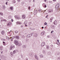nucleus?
Masks as SVG:
<instances>
[{
    "instance_id": "nucleus-61",
    "label": "nucleus",
    "mask_w": 60,
    "mask_h": 60,
    "mask_svg": "<svg viewBox=\"0 0 60 60\" xmlns=\"http://www.w3.org/2000/svg\"><path fill=\"white\" fill-rule=\"evenodd\" d=\"M6 4H7V2H6Z\"/></svg>"
},
{
    "instance_id": "nucleus-38",
    "label": "nucleus",
    "mask_w": 60,
    "mask_h": 60,
    "mask_svg": "<svg viewBox=\"0 0 60 60\" xmlns=\"http://www.w3.org/2000/svg\"><path fill=\"white\" fill-rule=\"evenodd\" d=\"M34 30V28H31V30Z\"/></svg>"
},
{
    "instance_id": "nucleus-57",
    "label": "nucleus",
    "mask_w": 60,
    "mask_h": 60,
    "mask_svg": "<svg viewBox=\"0 0 60 60\" xmlns=\"http://www.w3.org/2000/svg\"><path fill=\"white\" fill-rule=\"evenodd\" d=\"M44 1H45V2H46L47 1V0H44Z\"/></svg>"
},
{
    "instance_id": "nucleus-22",
    "label": "nucleus",
    "mask_w": 60,
    "mask_h": 60,
    "mask_svg": "<svg viewBox=\"0 0 60 60\" xmlns=\"http://www.w3.org/2000/svg\"><path fill=\"white\" fill-rule=\"evenodd\" d=\"M25 15H23L22 16V18H23V19H25Z\"/></svg>"
},
{
    "instance_id": "nucleus-50",
    "label": "nucleus",
    "mask_w": 60,
    "mask_h": 60,
    "mask_svg": "<svg viewBox=\"0 0 60 60\" xmlns=\"http://www.w3.org/2000/svg\"><path fill=\"white\" fill-rule=\"evenodd\" d=\"M28 8H29V9L30 10V7H29Z\"/></svg>"
},
{
    "instance_id": "nucleus-34",
    "label": "nucleus",
    "mask_w": 60,
    "mask_h": 60,
    "mask_svg": "<svg viewBox=\"0 0 60 60\" xmlns=\"http://www.w3.org/2000/svg\"><path fill=\"white\" fill-rule=\"evenodd\" d=\"M1 40H3V41H5V39L4 38H2V39H1Z\"/></svg>"
},
{
    "instance_id": "nucleus-16",
    "label": "nucleus",
    "mask_w": 60,
    "mask_h": 60,
    "mask_svg": "<svg viewBox=\"0 0 60 60\" xmlns=\"http://www.w3.org/2000/svg\"><path fill=\"white\" fill-rule=\"evenodd\" d=\"M3 46H0V50H2L3 49Z\"/></svg>"
},
{
    "instance_id": "nucleus-23",
    "label": "nucleus",
    "mask_w": 60,
    "mask_h": 60,
    "mask_svg": "<svg viewBox=\"0 0 60 60\" xmlns=\"http://www.w3.org/2000/svg\"><path fill=\"white\" fill-rule=\"evenodd\" d=\"M10 10H11V11H12L13 9V8L12 7H10Z\"/></svg>"
},
{
    "instance_id": "nucleus-31",
    "label": "nucleus",
    "mask_w": 60,
    "mask_h": 60,
    "mask_svg": "<svg viewBox=\"0 0 60 60\" xmlns=\"http://www.w3.org/2000/svg\"><path fill=\"white\" fill-rule=\"evenodd\" d=\"M60 52H58L57 53V56H58L59 55H60Z\"/></svg>"
},
{
    "instance_id": "nucleus-49",
    "label": "nucleus",
    "mask_w": 60,
    "mask_h": 60,
    "mask_svg": "<svg viewBox=\"0 0 60 60\" xmlns=\"http://www.w3.org/2000/svg\"><path fill=\"white\" fill-rule=\"evenodd\" d=\"M21 57L22 58H23V55H21Z\"/></svg>"
},
{
    "instance_id": "nucleus-8",
    "label": "nucleus",
    "mask_w": 60,
    "mask_h": 60,
    "mask_svg": "<svg viewBox=\"0 0 60 60\" xmlns=\"http://www.w3.org/2000/svg\"><path fill=\"white\" fill-rule=\"evenodd\" d=\"M51 27L52 28L54 29V28H55V26L53 25H52L51 26Z\"/></svg>"
},
{
    "instance_id": "nucleus-37",
    "label": "nucleus",
    "mask_w": 60,
    "mask_h": 60,
    "mask_svg": "<svg viewBox=\"0 0 60 60\" xmlns=\"http://www.w3.org/2000/svg\"><path fill=\"white\" fill-rule=\"evenodd\" d=\"M54 32V30H52L51 31V34H52V33H53V32Z\"/></svg>"
},
{
    "instance_id": "nucleus-29",
    "label": "nucleus",
    "mask_w": 60,
    "mask_h": 60,
    "mask_svg": "<svg viewBox=\"0 0 60 60\" xmlns=\"http://www.w3.org/2000/svg\"><path fill=\"white\" fill-rule=\"evenodd\" d=\"M46 48H47V49H49V46L47 45L46 46Z\"/></svg>"
},
{
    "instance_id": "nucleus-46",
    "label": "nucleus",
    "mask_w": 60,
    "mask_h": 60,
    "mask_svg": "<svg viewBox=\"0 0 60 60\" xmlns=\"http://www.w3.org/2000/svg\"><path fill=\"white\" fill-rule=\"evenodd\" d=\"M31 23H32V22H29V24H31Z\"/></svg>"
},
{
    "instance_id": "nucleus-48",
    "label": "nucleus",
    "mask_w": 60,
    "mask_h": 60,
    "mask_svg": "<svg viewBox=\"0 0 60 60\" xmlns=\"http://www.w3.org/2000/svg\"><path fill=\"white\" fill-rule=\"evenodd\" d=\"M50 19H51L52 20V19H53V18L52 17V18H51Z\"/></svg>"
},
{
    "instance_id": "nucleus-10",
    "label": "nucleus",
    "mask_w": 60,
    "mask_h": 60,
    "mask_svg": "<svg viewBox=\"0 0 60 60\" xmlns=\"http://www.w3.org/2000/svg\"><path fill=\"white\" fill-rule=\"evenodd\" d=\"M34 56L35 58L36 59H37V60H39V59H38V58L37 56V55L36 54H35Z\"/></svg>"
},
{
    "instance_id": "nucleus-60",
    "label": "nucleus",
    "mask_w": 60,
    "mask_h": 60,
    "mask_svg": "<svg viewBox=\"0 0 60 60\" xmlns=\"http://www.w3.org/2000/svg\"><path fill=\"white\" fill-rule=\"evenodd\" d=\"M53 1H56V0H53Z\"/></svg>"
},
{
    "instance_id": "nucleus-1",
    "label": "nucleus",
    "mask_w": 60,
    "mask_h": 60,
    "mask_svg": "<svg viewBox=\"0 0 60 60\" xmlns=\"http://www.w3.org/2000/svg\"><path fill=\"white\" fill-rule=\"evenodd\" d=\"M59 3H57L56 5L55 8L56 10H60V9L59 8Z\"/></svg>"
},
{
    "instance_id": "nucleus-14",
    "label": "nucleus",
    "mask_w": 60,
    "mask_h": 60,
    "mask_svg": "<svg viewBox=\"0 0 60 60\" xmlns=\"http://www.w3.org/2000/svg\"><path fill=\"white\" fill-rule=\"evenodd\" d=\"M18 45H18L19 46H21V45H22V44H21V43H17V44Z\"/></svg>"
},
{
    "instance_id": "nucleus-3",
    "label": "nucleus",
    "mask_w": 60,
    "mask_h": 60,
    "mask_svg": "<svg viewBox=\"0 0 60 60\" xmlns=\"http://www.w3.org/2000/svg\"><path fill=\"white\" fill-rule=\"evenodd\" d=\"M15 47V46L13 45V46H11L10 47V50H12V48L14 49Z\"/></svg>"
},
{
    "instance_id": "nucleus-45",
    "label": "nucleus",
    "mask_w": 60,
    "mask_h": 60,
    "mask_svg": "<svg viewBox=\"0 0 60 60\" xmlns=\"http://www.w3.org/2000/svg\"><path fill=\"white\" fill-rule=\"evenodd\" d=\"M47 38H49V37H50V36H47Z\"/></svg>"
},
{
    "instance_id": "nucleus-42",
    "label": "nucleus",
    "mask_w": 60,
    "mask_h": 60,
    "mask_svg": "<svg viewBox=\"0 0 60 60\" xmlns=\"http://www.w3.org/2000/svg\"><path fill=\"white\" fill-rule=\"evenodd\" d=\"M15 17L16 19H17V15H15Z\"/></svg>"
},
{
    "instance_id": "nucleus-27",
    "label": "nucleus",
    "mask_w": 60,
    "mask_h": 60,
    "mask_svg": "<svg viewBox=\"0 0 60 60\" xmlns=\"http://www.w3.org/2000/svg\"><path fill=\"white\" fill-rule=\"evenodd\" d=\"M42 53L43 54H45V53H46V52H45V50H43V51Z\"/></svg>"
},
{
    "instance_id": "nucleus-43",
    "label": "nucleus",
    "mask_w": 60,
    "mask_h": 60,
    "mask_svg": "<svg viewBox=\"0 0 60 60\" xmlns=\"http://www.w3.org/2000/svg\"><path fill=\"white\" fill-rule=\"evenodd\" d=\"M48 54L49 55H50V52H49L48 53Z\"/></svg>"
},
{
    "instance_id": "nucleus-62",
    "label": "nucleus",
    "mask_w": 60,
    "mask_h": 60,
    "mask_svg": "<svg viewBox=\"0 0 60 60\" xmlns=\"http://www.w3.org/2000/svg\"><path fill=\"white\" fill-rule=\"evenodd\" d=\"M34 7V4L33 5V7Z\"/></svg>"
},
{
    "instance_id": "nucleus-44",
    "label": "nucleus",
    "mask_w": 60,
    "mask_h": 60,
    "mask_svg": "<svg viewBox=\"0 0 60 60\" xmlns=\"http://www.w3.org/2000/svg\"><path fill=\"white\" fill-rule=\"evenodd\" d=\"M10 54H11V55H12V54H13V53H12V52H11L10 53Z\"/></svg>"
},
{
    "instance_id": "nucleus-18",
    "label": "nucleus",
    "mask_w": 60,
    "mask_h": 60,
    "mask_svg": "<svg viewBox=\"0 0 60 60\" xmlns=\"http://www.w3.org/2000/svg\"><path fill=\"white\" fill-rule=\"evenodd\" d=\"M12 3L13 4H15L16 3V1L15 0H13L12 1Z\"/></svg>"
},
{
    "instance_id": "nucleus-56",
    "label": "nucleus",
    "mask_w": 60,
    "mask_h": 60,
    "mask_svg": "<svg viewBox=\"0 0 60 60\" xmlns=\"http://www.w3.org/2000/svg\"><path fill=\"white\" fill-rule=\"evenodd\" d=\"M25 26H27V25H25Z\"/></svg>"
},
{
    "instance_id": "nucleus-52",
    "label": "nucleus",
    "mask_w": 60,
    "mask_h": 60,
    "mask_svg": "<svg viewBox=\"0 0 60 60\" xmlns=\"http://www.w3.org/2000/svg\"><path fill=\"white\" fill-rule=\"evenodd\" d=\"M1 21L2 22V21H4V20H1Z\"/></svg>"
},
{
    "instance_id": "nucleus-41",
    "label": "nucleus",
    "mask_w": 60,
    "mask_h": 60,
    "mask_svg": "<svg viewBox=\"0 0 60 60\" xmlns=\"http://www.w3.org/2000/svg\"><path fill=\"white\" fill-rule=\"evenodd\" d=\"M15 33H18V31H15Z\"/></svg>"
},
{
    "instance_id": "nucleus-2",
    "label": "nucleus",
    "mask_w": 60,
    "mask_h": 60,
    "mask_svg": "<svg viewBox=\"0 0 60 60\" xmlns=\"http://www.w3.org/2000/svg\"><path fill=\"white\" fill-rule=\"evenodd\" d=\"M32 35H33V34H29L26 36V37L27 38H30V37H31Z\"/></svg>"
},
{
    "instance_id": "nucleus-54",
    "label": "nucleus",
    "mask_w": 60,
    "mask_h": 60,
    "mask_svg": "<svg viewBox=\"0 0 60 60\" xmlns=\"http://www.w3.org/2000/svg\"><path fill=\"white\" fill-rule=\"evenodd\" d=\"M13 20L12 19H11V21L12 22H13Z\"/></svg>"
},
{
    "instance_id": "nucleus-51",
    "label": "nucleus",
    "mask_w": 60,
    "mask_h": 60,
    "mask_svg": "<svg viewBox=\"0 0 60 60\" xmlns=\"http://www.w3.org/2000/svg\"><path fill=\"white\" fill-rule=\"evenodd\" d=\"M51 47H53V45H51Z\"/></svg>"
},
{
    "instance_id": "nucleus-40",
    "label": "nucleus",
    "mask_w": 60,
    "mask_h": 60,
    "mask_svg": "<svg viewBox=\"0 0 60 60\" xmlns=\"http://www.w3.org/2000/svg\"><path fill=\"white\" fill-rule=\"evenodd\" d=\"M3 20L4 21H5V22H6V21H7L6 20V19H4Z\"/></svg>"
},
{
    "instance_id": "nucleus-20",
    "label": "nucleus",
    "mask_w": 60,
    "mask_h": 60,
    "mask_svg": "<svg viewBox=\"0 0 60 60\" xmlns=\"http://www.w3.org/2000/svg\"><path fill=\"white\" fill-rule=\"evenodd\" d=\"M15 38L16 39H19V37L18 36H16L15 37Z\"/></svg>"
},
{
    "instance_id": "nucleus-12",
    "label": "nucleus",
    "mask_w": 60,
    "mask_h": 60,
    "mask_svg": "<svg viewBox=\"0 0 60 60\" xmlns=\"http://www.w3.org/2000/svg\"><path fill=\"white\" fill-rule=\"evenodd\" d=\"M2 8L4 10H5V9H6V7H5V6L4 5H3L2 6Z\"/></svg>"
},
{
    "instance_id": "nucleus-39",
    "label": "nucleus",
    "mask_w": 60,
    "mask_h": 60,
    "mask_svg": "<svg viewBox=\"0 0 60 60\" xmlns=\"http://www.w3.org/2000/svg\"><path fill=\"white\" fill-rule=\"evenodd\" d=\"M47 24V22H45L44 23V25H46Z\"/></svg>"
},
{
    "instance_id": "nucleus-17",
    "label": "nucleus",
    "mask_w": 60,
    "mask_h": 60,
    "mask_svg": "<svg viewBox=\"0 0 60 60\" xmlns=\"http://www.w3.org/2000/svg\"><path fill=\"white\" fill-rule=\"evenodd\" d=\"M40 57L41 58H42L43 57V55L42 54H41L40 55Z\"/></svg>"
},
{
    "instance_id": "nucleus-5",
    "label": "nucleus",
    "mask_w": 60,
    "mask_h": 60,
    "mask_svg": "<svg viewBox=\"0 0 60 60\" xmlns=\"http://www.w3.org/2000/svg\"><path fill=\"white\" fill-rule=\"evenodd\" d=\"M45 34V32L43 31L41 33V36H43V35H44V34Z\"/></svg>"
},
{
    "instance_id": "nucleus-28",
    "label": "nucleus",
    "mask_w": 60,
    "mask_h": 60,
    "mask_svg": "<svg viewBox=\"0 0 60 60\" xmlns=\"http://www.w3.org/2000/svg\"><path fill=\"white\" fill-rule=\"evenodd\" d=\"M16 52V51L15 50H14V51H13V54H15Z\"/></svg>"
},
{
    "instance_id": "nucleus-4",
    "label": "nucleus",
    "mask_w": 60,
    "mask_h": 60,
    "mask_svg": "<svg viewBox=\"0 0 60 60\" xmlns=\"http://www.w3.org/2000/svg\"><path fill=\"white\" fill-rule=\"evenodd\" d=\"M14 43H15V45H17L18 44V42L17 41V40H14Z\"/></svg>"
},
{
    "instance_id": "nucleus-30",
    "label": "nucleus",
    "mask_w": 60,
    "mask_h": 60,
    "mask_svg": "<svg viewBox=\"0 0 60 60\" xmlns=\"http://www.w3.org/2000/svg\"><path fill=\"white\" fill-rule=\"evenodd\" d=\"M27 21H25L24 22V24H25V25H26V24H27Z\"/></svg>"
},
{
    "instance_id": "nucleus-36",
    "label": "nucleus",
    "mask_w": 60,
    "mask_h": 60,
    "mask_svg": "<svg viewBox=\"0 0 60 60\" xmlns=\"http://www.w3.org/2000/svg\"><path fill=\"white\" fill-rule=\"evenodd\" d=\"M29 41V39H26V41Z\"/></svg>"
},
{
    "instance_id": "nucleus-6",
    "label": "nucleus",
    "mask_w": 60,
    "mask_h": 60,
    "mask_svg": "<svg viewBox=\"0 0 60 60\" xmlns=\"http://www.w3.org/2000/svg\"><path fill=\"white\" fill-rule=\"evenodd\" d=\"M43 7L44 8H46L47 7V6L46 5V4H45V3H43L42 4Z\"/></svg>"
},
{
    "instance_id": "nucleus-32",
    "label": "nucleus",
    "mask_w": 60,
    "mask_h": 60,
    "mask_svg": "<svg viewBox=\"0 0 60 60\" xmlns=\"http://www.w3.org/2000/svg\"><path fill=\"white\" fill-rule=\"evenodd\" d=\"M3 45H5V42L4 41H3Z\"/></svg>"
},
{
    "instance_id": "nucleus-63",
    "label": "nucleus",
    "mask_w": 60,
    "mask_h": 60,
    "mask_svg": "<svg viewBox=\"0 0 60 60\" xmlns=\"http://www.w3.org/2000/svg\"><path fill=\"white\" fill-rule=\"evenodd\" d=\"M21 27H22V28L23 27V26H21Z\"/></svg>"
},
{
    "instance_id": "nucleus-53",
    "label": "nucleus",
    "mask_w": 60,
    "mask_h": 60,
    "mask_svg": "<svg viewBox=\"0 0 60 60\" xmlns=\"http://www.w3.org/2000/svg\"><path fill=\"white\" fill-rule=\"evenodd\" d=\"M48 15H47L46 17H45V18H48Z\"/></svg>"
},
{
    "instance_id": "nucleus-11",
    "label": "nucleus",
    "mask_w": 60,
    "mask_h": 60,
    "mask_svg": "<svg viewBox=\"0 0 60 60\" xmlns=\"http://www.w3.org/2000/svg\"><path fill=\"white\" fill-rule=\"evenodd\" d=\"M29 55L30 56H31V57H32V56H33V53H30Z\"/></svg>"
},
{
    "instance_id": "nucleus-59",
    "label": "nucleus",
    "mask_w": 60,
    "mask_h": 60,
    "mask_svg": "<svg viewBox=\"0 0 60 60\" xmlns=\"http://www.w3.org/2000/svg\"><path fill=\"white\" fill-rule=\"evenodd\" d=\"M20 1V0H18V2H19Z\"/></svg>"
},
{
    "instance_id": "nucleus-7",
    "label": "nucleus",
    "mask_w": 60,
    "mask_h": 60,
    "mask_svg": "<svg viewBox=\"0 0 60 60\" xmlns=\"http://www.w3.org/2000/svg\"><path fill=\"white\" fill-rule=\"evenodd\" d=\"M45 45V43L43 42L41 43V47H42L44 46Z\"/></svg>"
},
{
    "instance_id": "nucleus-64",
    "label": "nucleus",
    "mask_w": 60,
    "mask_h": 60,
    "mask_svg": "<svg viewBox=\"0 0 60 60\" xmlns=\"http://www.w3.org/2000/svg\"><path fill=\"white\" fill-rule=\"evenodd\" d=\"M26 60H28V59H27V58H26Z\"/></svg>"
},
{
    "instance_id": "nucleus-47",
    "label": "nucleus",
    "mask_w": 60,
    "mask_h": 60,
    "mask_svg": "<svg viewBox=\"0 0 60 60\" xmlns=\"http://www.w3.org/2000/svg\"><path fill=\"white\" fill-rule=\"evenodd\" d=\"M52 20L51 19H50V22H52Z\"/></svg>"
},
{
    "instance_id": "nucleus-33",
    "label": "nucleus",
    "mask_w": 60,
    "mask_h": 60,
    "mask_svg": "<svg viewBox=\"0 0 60 60\" xmlns=\"http://www.w3.org/2000/svg\"><path fill=\"white\" fill-rule=\"evenodd\" d=\"M57 60H60V56L58 57L57 59Z\"/></svg>"
},
{
    "instance_id": "nucleus-9",
    "label": "nucleus",
    "mask_w": 60,
    "mask_h": 60,
    "mask_svg": "<svg viewBox=\"0 0 60 60\" xmlns=\"http://www.w3.org/2000/svg\"><path fill=\"white\" fill-rule=\"evenodd\" d=\"M38 36V34L37 33H35L34 35V36L35 37H37Z\"/></svg>"
},
{
    "instance_id": "nucleus-19",
    "label": "nucleus",
    "mask_w": 60,
    "mask_h": 60,
    "mask_svg": "<svg viewBox=\"0 0 60 60\" xmlns=\"http://www.w3.org/2000/svg\"><path fill=\"white\" fill-rule=\"evenodd\" d=\"M1 34L2 35H4V31H2L1 32Z\"/></svg>"
},
{
    "instance_id": "nucleus-58",
    "label": "nucleus",
    "mask_w": 60,
    "mask_h": 60,
    "mask_svg": "<svg viewBox=\"0 0 60 60\" xmlns=\"http://www.w3.org/2000/svg\"><path fill=\"white\" fill-rule=\"evenodd\" d=\"M41 28H42V29H43V28H44V27L43 26V27H42Z\"/></svg>"
},
{
    "instance_id": "nucleus-15",
    "label": "nucleus",
    "mask_w": 60,
    "mask_h": 60,
    "mask_svg": "<svg viewBox=\"0 0 60 60\" xmlns=\"http://www.w3.org/2000/svg\"><path fill=\"white\" fill-rule=\"evenodd\" d=\"M53 12V10L51 9H49V12H48L49 13V12Z\"/></svg>"
},
{
    "instance_id": "nucleus-25",
    "label": "nucleus",
    "mask_w": 60,
    "mask_h": 60,
    "mask_svg": "<svg viewBox=\"0 0 60 60\" xmlns=\"http://www.w3.org/2000/svg\"><path fill=\"white\" fill-rule=\"evenodd\" d=\"M22 47L23 48H26V45H23L22 46Z\"/></svg>"
},
{
    "instance_id": "nucleus-35",
    "label": "nucleus",
    "mask_w": 60,
    "mask_h": 60,
    "mask_svg": "<svg viewBox=\"0 0 60 60\" xmlns=\"http://www.w3.org/2000/svg\"><path fill=\"white\" fill-rule=\"evenodd\" d=\"M16 19H20V17H17Z\"/></svg>"
},
{
    "instance_id": "nucleus-24",
    "label": "nucleus",
    "mask_w": 60,
    "mask_h": 60,
    "mask_svg": "<svg viewBox=\"0 0 60 60\" xmlns=\"http://www.w3.org/2000/svg\"><path fill=\"white\" fill-rule=\"evenodd\" d=\"M17 24H19V25H20L21 24V23L19 22H17Z\"/></svg>"
},
{
    "instance_id": "nucleus-13",
    "label": "nucleus",
    "mask_w": 60,
    "mask_h": 60,
    "mask_svg": "<svg viewBox=\"0 0 60 60\" xmlns=\"http://www.w3.org/2000/svg\"><path fill=\"white\" fill-rule=\"evenodd\" d=\"M54 25H56L57 24V21L55 20L53 22Z\"/></svg>"
},
{
    "instance_id": "nucleus-26",
    "label": "nucleus",
    "mask_w": 60,
    "mask_h": 60,
    "mask_svg": "<svg viewBox=\"0 0 60 60\" xmlns=\"http://www.w3.org/2000/svg\"><path fill=\"white\" fill-rule=\"evenodd\" d=\"M0 16H3V13L2 12L0 13Z\"/></svg>"
},
{
    "instance_id": "nucleus-21",
    "label": "nucleus",
    "mask_w": 60,
    "mask_h": 60,
    "mask_svg": "<svg viewBox=\"0 0 60 60\" xmlns=\"http://www.w3.org/2000/svg\"><path fill=\"white\" fill-rule=\"evenodd\" d=\"M11 25V23L10 22H9L7 26H10Z\"/></svg>"
},
{
    "instance_id": "nucleus-55",
    "label": "nucleus",
    "mask_w": 60,
    "mask_h": 60,
    "mask_svg": "<svg viewBox=\"0 0 60 60\" xmlns=\"http://www.w3.org/2000/svg\"><path fill=\"white\" fill-rule=\"evenodd\" d=\"M15 37H13L12 38V39H13Z\"/></svg>"
}]
</instances>
